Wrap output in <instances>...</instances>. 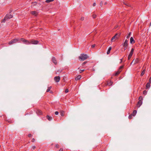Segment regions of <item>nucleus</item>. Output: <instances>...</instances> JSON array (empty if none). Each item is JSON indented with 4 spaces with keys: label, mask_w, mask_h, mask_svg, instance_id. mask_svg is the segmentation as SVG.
Segmentation results:
<instances>
[{
    "label": "nucleus",
    "mask_w": 151,
    "mask_h": 151,
    "mask_svg": "<svg viewBox=\"0 0 151 151\" xmlns=\"http://www.w3.org/2000/svg\"><path fill=\"white\" fill-rule=\"evenodd\" d=\"M88 58V55L86 54H81L79 56V58L82 60H84Z\"/></svg>",
    "instance_id": "obj_1"
},
{
    "label": "nucleus",
    "mask_w": 151,
    "mask_h": 151,
    "mask_svg": "<svg viewBox=\"0 0 151 151\" xmlns=\"http://www.w3.org/2000/svg\"><path fill=\"white\" fill-rule=\"evenodd\" d=\"M119 36V35L116 34L114 36H113L111 38V42H114L117 39Z\"/></svg>",
    "instance_id": "obj_2"
},
{
    "label": "nucleus",
    "mask_w": 151,
    "mask_h": 151,
    "mask_svg": "<svg viewBox=\"0 0 151 151\" xmlns=\"http://www.w3.org/2000/svg\"><path fill=\"white\" fill-rule=\"evenodd\" d=\"M19 40L18 39H14L12 40L9 42V45H11L16 43Z\"/></svg>",
    "instance_id": "obj_3"
},
{
    "label": "nucleus",
    "mask_w": 151,
    "mask_h": 151,
    "mask_svg": "<svg viewBox=\"0 0 151 151\" xmlns=\"http://www.w3.org/2000/svg\"><path fill=\"white\" fill-rule=\"evenodd\" d=\"M139 101L137 103V106L139 107L142 103V100H143V97L142 96L139 97Z\"/></svg>",
    "instance_id": "obj_4"
},
{
    "label": "nucleus",
    "mask_w": 151,
    "mask_h": 151,
    "mask_svg": "<svg viewBox=\"0 0 151 151\" xmlns=\"http://www.w3.org/2000/svg\"><path fill=\"white\" fill-rule=\"evenodd\" d=\"M20 40L21 41L23 42L24 44L26 45H29L30 44V40L28 41L23 38H21L20 39Z\"/></svg>",
    "instance_id": "obj_5"
},
{
    "label": "nucleus",
    "mask_w": 151,
    "mask_h": 151,
    "mask_svg": "<svg viewBox=\"0 0 151 151\" xmlns=\"http://www.w3.org/2000/svg\"><path fill=\"white\" fill-rule=\"evenodd\" d=\"M39 43V41L37 40H30V44H32L33 45H37Z\"/></svg>",
    "instance_id": "obj_6"
},
{
    "label": "nucleus",
    "mask_w": 151,
    "mask_h": 151,
    "mask_svg": "<svg viewBox=\"0 0 151 151\" xmlns=\"http://www.w3.org/2000/svg\"><path fill=\"white\" fill-rule=\"evenodd\" d=\"M134 51V49L133 48H132L131 49V51L130 52V53L128 55V60H129L131 58L132 56V55L133 52Z\"/></svg>",
    "instance_id": "obj_7"
},
{
    "label": "nucleus",
    "mask_w": 151,
    "mask_h": 151,
    "mask_svg": "<svg viewBox=\"0 0 151 151\" xmlns=\"http://www.w3.org/2000/svg\"><path fill=\"white\" fill-rule=\"evenodd\" d=\"M13 17V16L11 14H6L5 17V19H10Z\"/></svg>",
    "instance_id": "obj_8"
},
{
    "label": "nucleus",
    "mask_w": 151,
    "mask_h": 151,
    "mask_svg": "<svg viewBox=\"0 0 151 151\" xmlns=\"http://www.w3.org/2000/svg\"><path fill=\"white\" fill-rule=\"evenodd\" d=\"M54 79L55 82H58L60 79V77L59 76H56L54 77Z\"/></svg>",
    "instance_id": "obj_9"
},
{
    "label": "nucleus",
    "mask_w": 151,
    "mask_h": 151,
    "mask_svg": "<svg viewBox=\"0 0 151 151\" xmlns=\"http://www.w3.org/2000/svg\"><path fill=\"white\" fill-rule=\"evenodd\" d=\"M31 14L33 16H36L38 14V12L37 11H33L31 12Z\"/></svg>",
    "instance_id": "obj_10"
},
{
    "label": "nucleus",
    "mask_w": 151,
    "mask_h": 151,
    "mask_svg": "<svg viewBox=\"0 0 151 151\" xmlns=\"http://www.w3.org/2000/svg\"><path fill=\"white\" fill-rule=\"evenodd\" d=\"M128 45V40H126L124 42L123 44V46L125 47H127Z\"/></svg>",
    "instance_id": "obj_11"
},
{
    "label": "nucleus",
    "mask_w": 151,
    "mask_h": 151,
    "mask_svg": "<svg viewBox=\"0 0 151 151\" xmlns=\"http://www.w3.org/2000/svg\"><path fill=\"white\" fill-rule=\"evenodd\" d=\"M139 59L138 58H137L135 59H134L133 60V62H134V64H135L138 63L139 62Z\"/></svg>",
    "instance_id": "obj_12"
},
{
    "label": "nucleus",
    "mask_w": 151,
    "mask_h": 151,
    "mask_svg": "<svg viewBox=\"0 0 151 151\" xmlns=\"http://www.w3.org/2000/svg\"><path fill=\"white\" fill-rule=\"evenodd\" d=\"M52 61L55 64H56L57 63V61L55 58L54 57H53L52 58Z\"/></svg>",
    "instance_id": "obj_13"
},
{
    "label": "nucleus",
    "mask_w": 151,
    "mask_h": 151,
    "mask_svg": "<svg viewBox=\"0 0 151 151\" xmlns=\"http://www.w3.org/2000/svg\"><path fill=\"white\" fill-rule=\"evenodd\" d=\"M135 42V41L134 40L133 38L132 37L130 39V43L131 44L134 43Z\"/></svg>",
    "instance_id": "obj_14"
},
{
    "label": "nucleus",
    "mask_w": 151,
    "mask_h": 151,
    "mask_svg": "<svg viewBox=\"0 0 151 151\" xmlns=\"http://www.w3.org/2000/svg\"><path fill=\"white\" fill-rule=\"evenodd\" d=\"M111 49V47H109V49L108 50V51L107 52V54H109L110 53V51Z\"/></svg>",
    "instance_id": "obj_15"
},
{
    "label": "nucleus",
    "mask_w": 151,
    "mask_h": 151,
    "mask_svg": "<svg viewBox=\"0 0 151 151\" xmlns=\"http://www.w3.org/2000/svg\"><path fill=\"white\" fill-rule=\"evenodd\" d=\"M81 78V75H78L76 78H75V80L76 81H77L79 79H80Z\"/></svg>",
    "instance_id": "obj_16"
},
{
    "label": "nucleus",
    "mask_w": 151,
    "mask_h": 151,
    "mask_svg": "<svg viewBox=\"0 0 151 151\" xmlns=\"http://www.w3.org/2000/svg\"><path fill=\"white\" fill-rule=\"evenodd\" d=\"M60 115L62 116H63L64 115L65 112L63 111H61L60 112Z\"/></svg>",
    "instance_id": "obj_17"
},
{
    "label": "nucleus",
    "mask_w": 151,
    "mask_h": 151,
    "mask_svg": "<svg viewBox=\"0 0 151 151\" xmlns=\"http://www.w3.org/2000/svg\"><path fill=\"white\" fill-rule=\"evenodd\" d=\"M150 88V83H147L146 85V88L148 89Z\"/></svg>",
    "instance_id": "obj_18"
},
{
    "label": "nucleus",
    "mask_w": 151,
    "mask_h": 151,
    "mask_svg": "<svg viewBox=\"0 0 151 151\" xmlns=\"http://www.w3.org/2000/svg\"><path fill=\"white\" fill-rule=\"evenodd\" d=\"M137 113V111L136 110H134L132 114V115H133V116H134Z\"/></svg>",
    "instance_id": "obj_19"
},
{
    "label": "nucleus",
    "mask_w": 151,
    "mask_h": 151,
    "mask_svg": "<svg viewBox=\"0 0 151 151\" xmlns=\"http://www.w3.org/2000/svg\"><path fill=\"white\" fill-rule=\"evenodd\" d=\"M121 70H118V71H117L115 73V76H116L117 75L119 74L120 72H121Z\"/></svg>",
    "instance_id": "obj_20"
},
{
    "label": "nucleus",
    "mask_w": 151,
    "mask_h": 151,
    "mask_svg": "<svg viewBox=\"0 0 151 151\" xmlns=\"http://www.w3.org/2000/svg\"><path fill=\"white\" fill-rule=\"evenodd\" d=\"M46 117L47 119L49 121H50L52 119V118L51 116H50L48 115H47L46 116Z\"/></svg>",
    "instance_id": "obj_21"
},
{
    "label": "nucleus",
    "mask_w": 151,
    "mask_h": 151,
    "mask_svg": "<svg viewBox=\"0 0 151 151\" xmlns=\"http://www.w3.org/2000/svg\"><path fill=\"white\" fill-rule=\"evenodd\" d=\"M37 113L38 115H41L42 114V111L40 110H37Z\"/></svg>",
    "instance_id": "obj_22"
},
{
    "label": "nucleus",
    "mask_w": 151,
    "mask_h": 151,
    "mask_svg": "<svg viewBox=\"0 0 151 151\" xmlns=\"http://www.w3.org/2000/svg\"><path fill=\"white\" fill-rule=\"evenodd\" d=\"M51 88H52L51 86H50L49 87H48L46 91V92H48L49 91Z\"/></svg>",
    "instance_id": "obj_23"
},
{
    "label": "nucleus",
    "mask_w": 151,
    "mask_h": 151,
    "mask_svg": "<svg viewBox=\"0 0 151 151\" xmlns=\"http://www.w3.org/2000/svg\"><path fill=\"white\" fill-rule=\"evenodd\" d=\"M145 69H144L142 71V73H141V76H142L144 75V74H145Z\"/></svg>",
    "instance_id": "obj_24"
},
{
    "label": "nucleus",
    "mask_w": 151,
    "mask_h": 151,
    "mask_svg": "<svg viewBox=\"0 0 151 151\" xmlns=\"http://www.w3.org/2000/svg\"><path fill=\"white\" fill-rule=\"evenodd\" d=\"M113 84V82L110 81L107 84L109 86H111Z\"/></svg>",
    "instance_id": "obj_25"
},
{
    "label": "nucleus",
    "mask_w": 151,
    "mask_h": 151,
    "mask_svg": "<svg viewBox=\"0 0 151 151\" xmlns=\"http://www.w3.org/2000/svg\"><path fill=\"white\" fill-rule=\"evenodd\" d=\"M54 0H46V2L47 3H49L53 1Z\"/></svg>",
    "instance_id": "obj_26"
},
{
    "label": "nucleus",
    "mask_w": 151,
    "mask_h": 151,
    "mask_svg": "<svg viewBox=\"0 0 151 151\" xmlns=\"http://www.w3.org/2000/svg\"><path fill=\"white\" fill-rule=\"evenodd\" d=\"M131 34V32H130L128 34V35L127 36V39H128V38H129V37H130V36Z\"/></svg>",
    "instance_id": "obj_27"
},
{
    "label": "nucleus",
    "mask_w": 151,
    "mask_h": 151,
    "mask_svg": "<svg viewBox=\"0 0 151 151\" xmlns=\"http://www.w3.org/2000/svg\"><path fill=\"white\" fill-rule=\"evenodd\" d=\"M133 115L132 114L129 115V118L130 119H132Z\"/></svg>",
    "instance_id": "obj_28"
},
{
    "label": "nucleus",
    "mask_w": 151,
    "mask_h": 151,
    "mask_svg": "<svg viewBox=\"0 0 151 151\" xmlns=\"http://www.w3.org/2000/svg\"><path fill=\"white\" fill-rule=\"evenodd\" d=\"M147 91H146L145 90L143 91V94H144L145 95H146L147 94Z\"/></svg>",
    "instance_id": "obj_29"
},
{
    "label": "nucleus",
    "mask_w": 151,
    "mask_h": 151,
    "mask_svg": "<svg viewBox=\"0 0 151 151\" xmlns=\"http://www.w3.org/2000/svg\"><path fill=\"white\" fill-rule=\"evenodd\" d=\"M55 147L56 148H59V145L58 144H56L55 145Z\"/></svg>",
    "instance_id": "obj_30"
},
{
    "label": "nucleus",
    "mask_w": 151,
    "mask_h": 151,
    "mask_svg": "<svg viewBox=\"0 0 151 151\" xmlns=\"http://www.w3.org/2000/svg\"><path fill=\"white\" fill-rule=\"evenodd\" d=\"M123 67V66H121L120 67L118 70H120Z\"/></svg>",
    "instance_id": "obj_31"
},
{
    "label": "nucleus",
    "mask_w": 151,
    "mask_h": 151,
    "mask_svg": "<svg viewBox=\"0 0 151 151\" xmlns=\"http://www.w3.org/2000/svg\"><path fill=\"white\" fill-rule=\"evenodd\" d=\"M96 15L95 14H93L92 16V17L93 18H95L96 17Z\"/></svg>",
    "instance_id": "obj_32"
},
{
    "label": "nucleus",
    "mask_w": 151,
    "mask_h": 151,
    "mask_svg": "<svg viewBox=\"0 0 151 151\" xmlns=\"http://www.w3.org/2000/svg\"><path fill=\"white\" fill-rule=\"evenodd\" d=\"M59 112L58 111H56L55 112V114L56 115H58V114Z\"/></svg>",
    "instance_id": "obj_33"
},
{
    "label": "nucleus",
    "mask_w": 151,
    "mask_h": 151,
    "mask_svg": "<svg viewBox=\"0 0 151 151\" xmlns=\"http://www.w3.org/2000/svg\"><path fill=\"white\" fill-rule=\"evenodd\" d=\"M103 3L102 1H101L100 4V5L101 6H102V5H103Z\"/></svg>",
    "instance_id": "obj_34"
},
{
    "label": "nucleus",
    "mask_w": 151,
    "mask_h": 151,
    "mask_svg": "<svg viewBox=\"0 0 151 151\" xmlns=\"http://www.w3.org/2000/svg\"><path fill=\"white\" fill-rule=\"evenodd\" d=\"M6 20H7V19H5V18H4V19L2 20V22H5V21Z\"/></svg>",
    "instance_id": "obj_35"
},
{
    "label": "nucleus",
    "mask_w": 151,
    "mask_h": 151,
    "mask_svg": "<svg viewBox=\"0 0 151 151\" xmlns=\"http://www.w3.org/2000/svg\"><path fill=\"white\" fill-rule=\"evenodd\" d=\"M68 91H69V90H68V89H66V90L65 91V92L66 93H67L68 92Z\"/></svg>",
    "instance_id": "obj_36"
},
{
    "label": "nucleus",
    "mask_w": 151,
    "mask_h": 151,
    "mask_svg": "<svg viewBox=\"0 0 151 151\" xmlns=\"http://www.w3.org/2000/svg\"><path fill=\"white\" fill-rule=\"evenodd\" d=\"M36 148V147L35 146H33L32 147V148L33 150H34Z\"/></svg>",
    "instance_id": "obj_37"
},
{
    "label": "nucleus",
    "mask_w": 151,
    "mask_h": 151,
    "mask_svg": "<svg viewBox=\"0 0 151 151\" xmlns=\"http://www.w3.org/2000/svg\"><path fill=\"white\" fill-rule=\"evenodd\" d=\"M84 70H80L79 71V72L80 73H82V72H83Z\"/></svg>",
    "instance_id": "obj_38"
},
{
    "label": "nucleus",
    "mask_w": 151,
    "mask_h": 151,
    "mask_svg": "<svg viewBox=\"0 0 151 151\" xmlns=\"http://www.w3.org/2000/svg\"><path fill=\"white\" fill-rule=\"evenodd\" d=\"M28 136L29 137H31L32 136V135L31 134H29L28 135Z\"/></svg>",
    "instance_id": "obj_39"
},
{
    "label": "nucleus",
    "mask_w": 151,
    "mask_h": 151,
    "mask_svg": "<svg viewBox=\"0 0 151 151\" xmlns=\"http://www.w3.org/2000/svg\"><path fill=\"white\" fill-rule=\"evenodd\" d=\"M149 83H151V77L150 78L149 80Z\"/></svg>",
    "instance_id": "obj_40"
},
{
    "label": "nucleus",
    "mask_w": 151,
    "mask_h": 151,
    "mask_svg": "<svg viewBox=\"0 0 151 151\" xmlns=\"http://www.w3.org/2000/svg\"><path fill=\"white\" fill-rule=\"evenodd\" d=\"M35 139L34 138H33L32 140V142H34L35 141Z\"/></svg>",
    "instance_id": "obj_41"
},
{
    "label": "nucleus",
    "mask_w": 151,
    "mask_h": 151,
    "mask_svg": "<svg viewBox=\"0 0 151 151\" xmlns=\"http://www.w3.org/2000/svg\"><path fill=\"white\" fill-rule=\"evenodd\" d=\"M87 63V62H84V63H83L82 64V65H84L86 64V63Z\"/></svg>",
    "instance_id": "obj_42"
},
{
    "label": "nucleus",
    "mask_w": 151,
    "mask_h": 151,
    "mask_svg": "<svg viewBox=\"0 0 151 151\" xmlns=\"http://www.w3.org/2000/svg\"><path fill=\"white\" fill-rule=\"evenodd\" d=\"M95 44H94V45H92V48H93L95 47Z\"/></svg>",
    "instance_id": "obj_43"
},
{
    "label": "nucleus",
    "mask_w": 151,
    "mask_h": 151,
    "mask_svg": "<svg viewBox=\"0 0 151 151\" xmlns=\"http://www.w3.org/2000/svg\"><path fill=\"white\" fill-rule=\"evenodd\" d=\"M96 5V3L94 2L93 4V6H94Z\"/></svg>",
    "instance_id": "obj_44"
},
{
    "label": "nucleus",
    "mask_w": 151,
    "mask_h": 151,
    "mask_svg": "<svg viewBox=\"0 0 151 151\" xmlns=\"http://www.w3.org/2000/svg\"><path fill=\"white\" fill-rule=\"evenodd\" d=\"M84 18L83 17H81V20H84Z\"/></svg>",
    "instance_id": "obj_45"
},
{
    "label": "nucleus",
    "mask_w": 151,
    "mask_h": 151,
    "mask_svg": "<svg viewBox=\"0 0 151 151\" xmlns=\"http://www.w3.org/2000/svg\"><path fill=\"white\" fill-rule=\"evenodd\" d=\"M59 151H63V149H60V150Z\"/></svg>",
    "instance_id": "obj_46"
},
{
    "label": "nucleus",
    "mask_w": 151,
    "mask_h": 151,
    "mask_svg": "<svg viewBox=\"0 0 151 151\" xmlns=\"http://www.w3.org/2000/svg\"><path fill=\"white\" fill-rule=\"evenodd\" d=\"M124 47V50H125L127 49V47Z\"/></svg>",
    "instance_id": "obj_47"
},
{
    "label": "nucleus",
    "mask_w": 151,
    "mask_h": 151,
    "mask_svg": "<svg viewBox=\"0 0 151 151\" xmlns=\"http://www.w3.org/2000/svg\"><path fill=\"white\" fill-rule=\"evenodd\" d=\"M106 4H107V2H105L104 3V5H106Z\"/></svg>",
    "instance_id": "obj_48"
},
{
    "label": "nucleus",
    "mask_w": 151,
    "mask_h": 151,
    "mask_svg": "<svg viewBox=\"0 0 151 151\" xmlns=\"http://www.w3.org/2000/svg\"><path fill=\"white\" fill-rule=\"evenodd\" d=\"M133 62H133V61H132V62L131 63V65H132V63H133Z\"/></svg>",
    "instance_id": "obj_49"
},
{
    "label": "nucleus",
    "mask_w": 151,
    "mask_h": 151,
    "mask_svg": "<svg viewBox=\"0 0 151 151\" xmlns=\"http://www.w3.org/2000/svg\"><path fill=\"white\" fill-rule=\"evenodd\" d=\"M124 4H125V3L124 2Z\"/></svg>",
    "instance_id": "obj_50"
},
{
    "label": "nucleus",
    "mask_w": 151,
    "mask_h": 151,
    "mask_svg": "<svg viewBox=\"0 0 151 151\" xmlns=\"http://www.w3.org/2000/svg\"><path fill=\"white\" fill-rule=\"evenodd\" d=\"M1 145H0V147H1Z\"/></svg>",
    "instance_id": "obj_51"
}]
</instances>
